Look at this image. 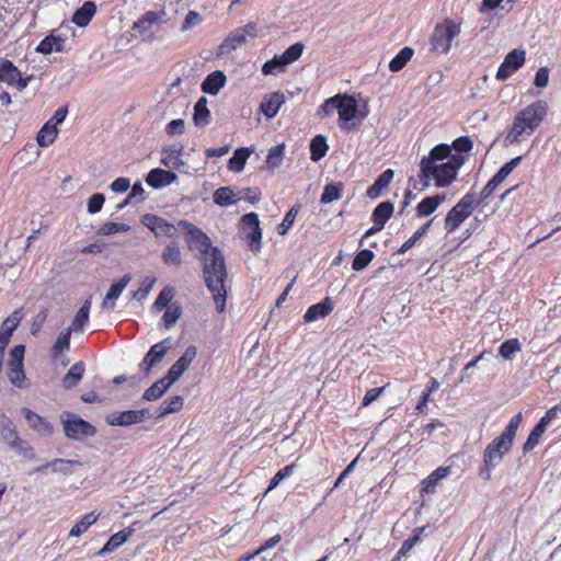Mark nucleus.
<instances>
[{"instance_id": "nucleus-41", "label": "nucleus", "mask_w": 561, "mask_h": 561, "mask_svg": "<svg viewBox=\"0 0 561 561\" xmlns=\"http://www.w3.org/2000/svg\"><path fill=\"white\" fill-rule=\"evenodd\" d=\"M443 161H436L435 159L423 157L421 160V179L423 186L427 187L431 182V174L438 170Z\"/></svg>"}, {"instance_id": "nucleus-42", "label": "nucleus", "mask_w": 561, "mask_h": 561, "mask_svg": "<svg viewBox=\"0 0 561 561\" xmlns=\"http://www.w3.org/2000/svg\"><path fill=\"white\" fill-rule=\"evenodd\" d=\"M479 205L478 195L469 192L454 207L468 218Z\"/></svg>"}, {"instance_id": "nucleus-20", "label": "nucleus", "mask_w": 561, "mask_h": 561, "mask_svg": "<svg viewBox=\"0 0 561 561\" xmlns=\"http://www.w3.org/2000/svg\"><path fill=\"white\" fill-rule=\"evenodd\" d=\"M333 308L332 300L327 297L322 301L310 306L304 314V320L306 322H313L323 319L332 312Z\"/></svg>"}, {"instance_id": "nucleus-19", "label": "nucleus", "mask_w": 561, "mask_h": 561, "mask_svg": "<svg viewBox=\"0 0 561 561\" xmlns=\"http://www.w3.org/2000/svg\"><path fill=\"white\" fill-rule=\"evenodd\" d=\"M184 147L179 144H174L168 148L161 150V163L171 169H179L184 164L181 159Z\"/></svg>"}, {"instance_id": "nucleus-52", "label": "nucleus", "mask_w": 561, "mask_h": 561, "mask_svg": "<svg viewBox=\"0 0 561 561\" xmlns=\"http://www.w3.org/2000/svg\"><path fill=\"white\" fill-rule=\"evenodd\" d=\"M342 190H343L342 182L325 185L323 193L321 195V198H320L321 204H329L333 201L340 199Z\"/></svg>"}, {"instance_id": "nucleus-53", "label": "nucleus", "mask_w": 561, "mask_h": 561, "mask_svg": "<svg viewBox=\"0 0 561 561\" xmlns=\"http://www.w3.org/2000/svg\"><path fill=\"white\" fill-rule=\"evenodd\" d=\"M7 375L13 386L18 388H23L26 386V377L23 370V365H9Z\"/></svg>"}, {"instance_id": "nucleus-3", "label": "nucleus", "mask_w": 561, "mask_h": 561, "mask_svg": "<svg viewBox=\"0 0 561 561\" xmlns=\"http://www.w3.org/2000/svg\"><path fill=\"white\" fill-rule=\"evenodd\" d=\"M339 99L337 113L341 129L350 130L358 127L367 114L358 111L354 96L339 94Z\"/></svg>"}, {"instance_id": "nucleus-31", "label": "nucleus", "mask_w": 561, "mask_h": 561, "mask_svg": "<svg viewBox=\"0 0 561 561\" xmlns=\"http://www.w3.org/2000/svg\"><path fill=\"white\" fill-rule=\"evenodd\" d=\"M64 45V38L50 34L41 41V43L36 47V51L43 55H49L53 51H62Z\"/></svg>"}, {"instance_id": "nucleus-63", "label": "nucleus", "mask_w": 561, "mask_h": 561, "mask_svg": "<svg viewBox=\"0 0 561 561\" xmlns=\"http://www.w3.org/2000/svg\"><path fill=\"white\" fill-rule=\"evenodd\" d=\"M522 420H523L522 413H517L516 415H514L511 419V421L508 422V424L505 427V430L503 431V433L501 434V436H503L507 440L514 443V439H515V436H516V433H517V430H518V426H519Z\"/></svg>"}, {"instance_id": "nucleus-62", "label": "nucleus", "mask_w": 561, "mask_h": 561, "mask_svg": "<svg viewBox=\"0 0 561 561\" xmlns=\"http://www.w3.org/2000/svg\"><path fill=\"white\" fill-rule=\"evenodd\" d=\"M130 227L127 224L122 222H105L99 230L100 236H111L117 232H127Z\"/></svg>"}, {"instance_id": "nucleus-45", "label": "nucleus", "mask_w": 561, "mask_h": 561, "mask_svg": "<svg viewBox=\"0 0 561 561\" xmlns=\"http://www.w3.org/2000/svg\"><path fill=\"white\" fill-rule=\"evenodd\" d=\"M414 50L411 47L402 48L389 62V70L391 72H398L404 68L408 61L411 60Z\"/></svg>"}, {"instance_id": "nucleus-21", "label": "nucleus", "mask_w": 561, "mask_h": 561, "mask_svg": "<svg viewBox=\"0 0 561 561\" xmlns=\"http://www.w3.org/2000/svg\"><path fill=\"white\" fill-rule=\"evenodd\" d=\"M96 13L94 1H85L72 15V23L79 27H85Z\"/></svg>"}, {"instance_id": "nucleus-34", "label": "nucleus", "mask_w": 561, "mask_h": 561, "mask_svg": "<svg viewBox=\"0 0 561 561\" xmlns=\"http://www.w3.org/2000/svg\"><path fill=\"white\" fill-rule=\"evenodd\" d=\"M247 42V38L239 31V28L231 32L227 38L219 46V54L226 55L230 51L237 49L239 46L243 45Z\"/></svg>"}, {"instance_id": "nucleus-48", "label": "nucleus", "mask_w": 561, "mask_h": 561, "mask_svg": "<svg viewBox=\"0 0 561 561\" xmlns=\"http://www.w3.org/2000/svg\"><path fill=\"white\" fill-rule=\"evenodd\" d=\"M174 297V288L172 286H165L160 294L158 295L157 299L154 300L152 305V311L153 312H160L164 308L169 307V304Z\"/></svg>"}, {"instance_id": "nucleus-39", "label": "nucleus", "mask_w": 561, "mask_h": 561, "mask_svg": "<svg viewBox=\"0 0 561 561\" xmlns=\"http://www.w3.org/2000/svg\"><path fill=\"white\" fill-rule=\"evenodd\" d=\"M58 135V129L53 125V119H49L38 131L37 144L41 147H48L51 145Z\"/></svg>"}, {"instance_id": "nucleus-43", "label": "nucleus", "mask_w": 561, "mask_h": 561, "mask_svg": "<svg viewBox=\"0 0 561 561\" xmlns=\"http://www.w3.org/2000/svg\"><path fill=\"white\" fill-rule=\"evenodd\" d=\"M329 149L325 137L317 135L310 144V158L313 162L321 160Z\"/></svg>"}, {"instance_id": "nucleus-22", "label": "nucleus", "mask_w": 561, "mask_h": 561, "mask_svg": "<svg viewBox=\"0 0 561 561\" xmlns=\"http://www.w3.org/2000/svg\"><path fill=\"white\" fill-rule=\"evenodd\" d=\"M285 102V96L280 92H273L264 98L261 103L262 113L268 117L273 118L279 111L280 105Z\"/></svg>"}, {"instance_id": "nucleus-38", "label": "nucleus", "mask_w": 561, "mask_h": 561, "mask_svg": "<svg viewBox=\"0 0 561 561\" xmlns=\"http://www.w3.org/2000/svg\"><path fill=\"white\" fill-rule=\"evenodd\" d=\"M91 309V300L87 299L79 311L76 313L71 325L68 328L71 332H81L85 323L89 321Z\"/></svg>"}, {"instance_id": "nucleus-6", "label": "nucleus", "mask_w": 561, "mask_h": 561, "mask_svg": "<svg viewBox=\"0 0 561 561\" xmlns=\"http://www.w3.org/2000/svg\"><path fill=\"white\" fill-rule=\"evenodd\" d=\"M460 33V25L453 20H446L437 24L431 37V44L435 51L446 54L451 48V42Z\"/></svg>"}, {"instance_id": "nucleus-47", "label": "nucleus", "mask_w": 561, "mask_h": 561, "mask_svg": "<svg viewBox=\"0 0 561 561\" xmlns=\"http://www.w3.org/2000/svg\"><path fill=\"white\" fill-rule=\"evenodd\" d=\"M450 473V467H439L434 470L425 480H423V491L431 492L434 490L438 481L446 478Z\"/></svg>"}, {"instance_id": "nucleus-7", "label": "nucleus", "mask_w": 561, "mask_h": 561, "mask_svg": "<svg viewBox=\"0 0 561 561\" xmlns=\"http://www.w3.org/2000/svg\"><path fill=\"white\" fill-rule=\"evenodd\" d=\"M240 229L251 251L253 253L260 252L262 245V230L260 228V220L257 214L249 213L242 216Z\"/></svg>"}, {"instance_id": "nucleus-46", "label": "nucleus", "mask_w": 561, "mask_h": 561, "mask_svg": "<svg viewBox=\"0 0 561 561\" xmlns=\"http://www.w3.org/2000/svg\"><path fill=\"white\" fill-rule=\"evenodd\" d=\"M251 154V150L248 148H239L233 152V156L229 159L228 168L230 171L240 172L243 170L248 158Z\"/></svg>"}, {"instance_id": "nucleus-17", "label": "nucleus", "mask_w": 561, "mask_h": 561, "mask_svg": "<svg viewBox=\"0 0 561 561\" xmlns=\"http://www.w3.org/2000/svg\"><path fill=\"white\" fill-rule=\"evenodd\" d=\"M22 320L21 311H13L3 322L0 328V350H5L12 333L18 328Z\"/></svg>"}, {"instance_id": "nucleus-55", "label": "nucleus", "mask_w": 561, "mask_h": 561, "mask_svg": "<svg viewBox=\"0 0 561 561\" xmlns=\"http://www.w3.org/2000/svg\"><path fill=\"white\" fill-rule=\"evenodd\" d=\"M466 216L463 214H461L458 209H456L455 207H453L446 218H445V229L447 232H453L455 231L465 220H466Z\"/></svg>"}, {"instance_id": "nucleus-10", "label": "nucleus", "mask_w": 561, "mask_h": 561, "mask_svg": "<svg viewBox=\"0 0 561 561\" xmlns=\"http://www.w3.org/2000/svg\"><path fill=\"white\" fill-rule=\"evenodd\" d=\"M32 76L22 77L20 70L9 59H0V81L9 85H14L19 91H23L32 80Z\"/></svg>"}, {"instance_id": "nucleus-50", "label": "nucleus", "mask_w": 561, "mask_h": 561, "mask_svg": "<svg viewBox=\"0 0 561 561\" xmlns=\"http://www.w3.org/2000/svg\"><path fill=\"white\" fill-rule=\"evenodd\" d=\"M183 403L184 399L181 396H173L164 400L159 408L158 416H164L167 414L180 411L183 407Z\"/></svg>"}, {"instance_id": "nucleus-8", "label": "nucleus", "mask_w": 561, "mask_h": 561, "mask_svg": "<svg viewBox=\"0 0 561 561\" xmlns=\"http://www.w3.org/2000/svg\"><path fill=\"white\" fill-rule=\"evenodd\" d=\"M465 163V158L460 154L451 156L446 162H442L437 171L431 174V180L439 187L448 186L457 176L459 169Z\"/></svg>"}, {"instance_id": "nucleus-28", "label": "nucleus", "mask_w": 561, "mask_h": 561, "mask_svg": "<svg viewBox=\"0 0 561 561\" xmlns=\"http://www.w3.org/2000/svg\"><path fill=\"white\" fill-rule=\"evenodd\" d=\"M446 195L445 194H438L435 196H428L422 199L417 207L416 213L419 217H426L433 214L438 206L445 201Z\"/></svg>"}, {"instance_id": "nucleus-60", "label": "nucleus", "mask_w": 561, "mask_h": 561, "mask_svg": "<svg viewBox=\"0 0 561 561\" xmlns=\"http://www.w3.org/2000/svg\"><path fill=\"white\" fill-rule=\"evenodd\" d=\"M522 344L517 339H511L503 342L499 348V354L504 359H512L513 355L520 351Z\"/></svg>"}, {"instance_id": "nucleus-51", "label": "nucleus", "mask_w": 561, "mask_h": 561, "mask_svg": "<svg viewBox=\"0 0 561 561\" xmlns=\"http://www.w3.org/2000/svg\"><path fill=\"white\" fill-rule=\"evenodd\" d=\"M546 427L543 426V422H538L535 427L529 433L524 446L523 451L529 453L533 450L538 444L542 434L546 432Z\"/></svg>"}, {"instance_id": "nucleus-40", "label": "nucleus", "mask_w": 561, "mask_h": 561, "mask_svg": "<svg viewBox=\"0 0 561 561\" xmlns=\"http://www.w3.org/2000/svg\"><path fill=\"white\" fill-rule=\"evenodd\" d=\"M71 333L72 332L69 329L59 333L56 342L50 348V355L53 358H58L62 352H68L70 350Z\"/></svg>"}, {"instance_id": "nucleus-58", "label": "nucleus", "mask_w": 561, "mask_h": 561, "mask_svg": "<svg viewBox=\"0 0 561 561\" xmlns=\"http://www.w3.org/2000/svg\"><path fill=\"white\" fill-rule=\"evenodd\" d=\"M374 256V252L369 249L359 251L352 262V268L357 272L364 270L373 261Z\"/></svg>"}, {"instance_id": "nucleus-4", "label": "nucleus", "mask_w": 561, "mask_h": 561, "mask_svg": "<svg viewBox=\"0 0 561 561\" xmlns=\"http://www.w3.org/2000/svg\"><path fill=\"white\" fill-rule=\"evenodd\" d=\"M60 422L64 426L65 435L69 439L79 440L83 437H92L96 434V427L71 412H62Z\"/></svg>"}, {"instance_id": "nucleus-24", "label": "nucleus", "mask_w": 561, "mask_h": 561, "mask_svg": "<svg viewBox=\"0 0 561 561\" xmlns=\"http://www.w3.org/2000/svg\"><path fill=\"white\" fill-rule=\"evenodd\" d=\"M226 83V76L222 71L216 70L208 75L202 83L203 92L216 95Z\"/></svg>"}, {"instance_id": "nucleus-35", "label": "nucleus", "mask_w": 561, "mask_h": 561, "mask_svg": "<svg viewBox=\"0 0 561 561\" xmlns=\"http://www.w3.org/2000/svg\"><path fill=\"white\" fill-rule=\"evenodd\" d=\"M160 21V14L154 11L146 12L140 19H138L133 28L141 34L149 33L152 27Z\"/></svg>"}, {"instance_id": "nucleus-12", "label": "nucleus", "mask_w": 561, "mask_h": 561, "mask_svg": "<svg viewBox=\"0 0 561 561\" xmlns=\"http://www.w3.org/2000/svg\"><path fill=\"white\" fill-rule=\"evenodd\" d=\"M525 62V50L513 49L510 51L503 62L500 65L495 78L500 81H505L515 71H517Z\"/></svg>"}, {"instance_id": "nucleus-30", "label": "nucleus", "mask_w": 561, "mask_h": 561, "mask_svg": "<svg viewBox=\"0 0 561 561\" xmlns=\"http://www.w3.org/2000/svg\"><path fill=\"white\" fill-rule=\"evenodd\" d=\"M213 199L215 204L227 207L238 203L240 197L230 186H222L214 192Z\"/></svg>"}, {"instance_id": "nucleus-57", "label": "nucleus", "mask_w": 561, "mask_h": 561, "mask_svg": "<svg viewBox=\"0 0 561 561\" xmlns=\"http://www.w3.org/2000/svg\"><path fill=\"white\" fill-rule=\"evenodd\" d=\"M182 314V308L180 305H171L167 308L161 322L165 329L172 328Z\"/></svg>"}, {"instance_id": "nucleus-33", "label": "nucleus", "mask_w": 561, "mask_h": 561, "mask_svg": "<svg viewBox=\"0 0 561 561\" xmlns=\"http://www.w3.org/2000/svg\"><path fill=\"white\" fill-rule=\"evenodd\" d=\"M394 206L391 202L386 201L380 203L373 211L371 220L377 224L379 228H383L388 219L392 216Z\"/></svg>"}, {"instance_id": "nucleus-27", "label": "nucleus", "mask_w": 561, "mask_h": 561, "mask_svg": "<svg viewBox=\"0 0 561 561\" xmlns=\"http://www.w3.org/2000/svg\"><path fill=\"white\" fill-rule=\"evenodd\" d=\"M161 259L165 265L180 266L182 264V252L176 240H172L165 245Z\"/></svg>"}, {"instance_id": "nucleus-11", "label": "nucleus", "mask_w": 561, "mask_h": 561, "mask_svg": "<svg viewBox=\"0 0 561 561\" xmlns=\"http://www.w3.org/2000/svg\"><path fill=\"white\" fill-rule=\"evenodd\" d=\"M547 102L538 100L528 105L527 107H525L522 112H519L517 117L523 121V123L528 127V129L534 131L543 121L547 114Z\"/></svg>"}, {"instance_id": "nucleus-29", "label": "nucleus", "mask_w": 561, "mask_h": 561, "mask_svg": "<svg viewBox=\"0 0 561 561\" xmlns=\"http://www.w3.org/2000/svg\"><path fill=\"white\" fill-rule=\"evenodd\" d=\"M134 534L133 528L123 529L110 537L104 547L99 551L100 556H104L107 552H112L123 543L127 541V539Z\"/></svg>"}, {"instance_id": "nucleus-2", "label": "nucleus", "mask_w": 561, "mask_h": 561, "mask_svg": "<svg viewBox=\"0 0 561 561\" xmlns=\"http://www.w3.org/2000/svg\"><path fill=\"white\" fill-rule=\"evenodd\" d=\"M513 443L499 435L495 437L483 451V462L479 470V477L485 481L491 479L492 470L496 468L504 456L508 454Z\"/></svg>"}, {"instance_id": "nucleus-61", "label": "nucleus", "mask_w": 561, "mask_h": 561, "mask_svg": "<svg viewBox=\"0 0 561 561\" xmlns=\"http://www.w3.org/2000/svg\"><path fill=\"white\" fill-rule=\"evenodd\" d=\"M296 465L291 463L278 470L271 479L266 492L274 490L284 479L288 478L295 470Z\"/></svg>"}, {"instance_id": "nucleus-54", "label": "nucleus", "mask_w": 561, "mask_h": 561, "mask_svg": "<svg viewBox=\"0 0 561 561\" xmlns=\"http://www.w3.org/2000/svg\"><path fill=\"white\" fill-rule=\"evenodd\" d=\"M300 204H295L285 215L282 222L277 227V232L280 236H284L287 233V231L291 228L299 210H300Z\"/></svg>"}, {"instance_id": "nucleus-15", "label": "nucleus", "mask_w": 561, "mask_h": 561, "mask_svg": "<svg viewBox=\"0 0 561 561\" xmlns=\"http://www.w3.org/2000/svg\"><path fill=\"white\" fill-rule=\"evenodd\" d=\"M197 348L193 345L188 346L183 355L170 367L168 376L171 382L178 381L184 371L190 367L194 358L196 357Z\"/></svg>"}, {"instance_id": "nucleus-1", "label": "nucleus", "mask_w": 561, "mask_h": 561, "mask_svg": "<svg viewBox=\"0 0 561 561\" xmlns=\"http://www.w3.org/2000/svg\"><path fill=\"white\" fill-rule=\"evenodd\" d=\"M203 278L207 289L211 293L216 309L222 312L226 308L228 271L226 260L219 248H214L205 257H202Z\"/></svg>"}, {"instance_id": "nucleus-64", "label": "nucleus", "mask_w": 561, "mask_h": 561, "mask_svg": "<svg viewBox=\"0 0 561 561\" xmlns=\"http://www.w3.org/2000/svg\"><path fill=\"white\" fill-rule=\"evenodd\" d=\"M451 156V147L446 144H440L435 146L427 157L436 161H447Z\"/></svg>"}, {"instance_id": "nucleus-37", "label": "nucleus", "mask_w": 561, "mask_h": 561, "mask_svg": "<svg viewBox=\"0 0 561 561\" xmlns=\"http://www.w3.org/2000/svg\"><path fill=\"white\" fill-rule=\"evenodd\" d=\"M210 112L207 108V99L202 96L194 105L193 119L196 126L204 127L209 124Z\"/></svg>"}, {"instance_id": "nucleus-36", "label": "nucleus", "mask_w": 561, "mask_h": 561, "mask_svg": "<svg viewBox=\"0 0 561 561\" xmlns=\"http://www.w3.org/2000/svg\"><path fill=\"white\" fill-rule=\"evenodd\" d=\"M533 133L534 131L528 129L523 121L516 116L505 140L511 144L520 142L526 136H529Z\"/></svg>"}, {"instance_id": "nucleus-25", "label": "nucleus", "mask_w": 561, "mask_h": 561, "mask_svg": "<svg viewBox=\"0 0 561 561\" xmlns=\"http://www.w3.org/2000/svg\"><path fill=\"white\" fill-rule=\"evenodd\" d=\"M393 175H394L393 170H391V169L385 170L380 175H378V178L376 179L374 184L368 187L366 195L371 199L379 197L382 190L388 187V185L392 181Z\"/></svg>"}, {"instance_id": "nucleus-18", "label": "nucleus", "mask_w": 561, "mask_h": 561, "mask_svg": "<svg viewBox=\"0 0 561 561\" xmlns=\"http://www.w3.org/2000/svg\"><path fill=\"white\" fill-rule=\"evenodd\" d=\"M131 280L130 274H125L121 279L111 285L107 294L105 295L102 308L112 310L115 308V300L121 296L126 286Z\"/></svg>"}, {"instance_id": "nucleus-59", "label": "nucleus", "mask_w": 561, "mask_h": 561, "mask_svg": "<svg viewBox=\"0 0 561 561\" xmlns=\"http://www.w3.org/2000/svg\"><path fill=\"white\" fill-rule=\"evenodd\" d=\"M424 529L425 527L416 528L414 530V535L402 542V546L393 561H397L401 557L405 556L420 541L421 535L424 531Z\"/></svg>"}, {"instance_id": "nucleus-14", "label": "nucleus", "mask_w": 561, "mask_h": 561, "mask_svg": "<svg viewBox=\"0 0 561 561\" xmlns=\"http://www.w3.org/2000/svg\"><path fill=\"white\" fill-rule=\"evenodd\" d=\"M171 340L165 339L154 345H152L149 350V352L145 355L144 359L139 364V368L141 371H144L146 375H149L151 371V368L159 364L163 357L165 356L167 352L171 348Z\"/></svg>"}, {"instance_id": "nucleus-23", "label": "nucleus", "mask_w": 561, "mask_h": 561, "mask_svg": "<svg viewBox=\"0 0 561 561\" xmlns=\"http://www.w3.org/2000/svg\"><path fill=\"white\" fill-rule=\"evenodd\" d=\"M24 416L28 423V425L38 432L43 436H50L53 434V426L48 421H46L41 415L36 414L35 412L24 409L23 410Z\"/></svg>"}, {"instance_id": "nucleus-49", "label": "nucleus", "mask_w": 561, "mask_h": 561, "mask_svg": "<svg viewBox=\"0 0 561 561\" xmlns=\"http://www.w3.org/2000/svg\"><path fill=\"white\" fill-rule=\"evenodd\" d=\"M522 157H516L505 163L491 179L495 186H500L504 180L513 172V170L519 164Z\"/></svg>"}, {"instance_id": "nucleus-9", "label": "nucleus", "mask_w": 561, "mask_h": 561, "mask_svg": "<svg viewBox=\"0 0 561 561\" xmlns=\"http://www.w3.org/2000/svg\"><path fill=\"white\" fill-rule=\"evenodd\" d=\"M141 222L150 229L156 237H168L172 240H176L179 237V229H181L178 225H173L165 220L162 217L152 214H146L142 217Z\"/></svg>"}, {"instance_id": "nucleus-26", "label": "nucleus", "mask_w": 561, "mask_h": 561, "mask_svg": "<svg viewBox=\"0 0 561 561\" xmlns=\"http://www.w3.org/2000/svg\"><path fill=\"white\" fill-rule=\"evenodd\" d=\"M84 370H85V364L82 360L75 363L69 368L67 374L64 376V378L61 380L62 387L65 389L75 388L82 379Z\"/></svg>"}, {"instance_id": "nucleus-32", "label": "nucleus", "mask_w": 561, "mask_h": 561, "mask_svg": "<svg viewBox=\"0 0 561 561\" xmlns=\"http://www.w3.org/2000/svg\"><path fill=\"white\" fill-rule=\"evenodd\" d=\"M0 435L9 446L19 438L14 423L3 413L0 414Z\"/></svg>"}, {"instance_id": "nucleus-5", "label": "nucleus", "mask_w": 561, "mask_h": 561, "mask_svg": "<svg viewBox=\"0 0 561 561\" xmlns=\"http://www.w3.org/2000/svg\"><path fill=\"white\" fill-rule=\"evenodd\" d=\"M178 226L185 233V241L187 243L188 249L191 251H198L202 257L208 255L209 252H211V250L216 248L215 245H213L210 238L202 229H199L192 222L187 220H180L178 222Z\"/></svg>"}, {"instance_id": "nucleus-56", "label": "nucleus", "mask_w": 561, "mask_h": 561, "mask_svg": "<svg viewBox=\"0 0 561 561\" xmlns=\"http://www.w3.org/2000/svg\"><path fill=\"white\" fill-rule=\"evenodd\" d=\"M304 48L305 46L300 42L290 45L282 55H279V59L283 65L287 66L296 61L301 56Z\"/></svg>"}, {"instance_id": "nucleus-44", "label": "nucleus", "mask_w": 561, "mask_h": 561, "mask_svg": "<svg viewBox=\"0 0 561 561\" xmlns=\"http://www.w3.org/2000/svg\"><path fill=\"white\" fill-rule=\"evenodd\" d=\"M100 514H96L95 512H90L85 514L75 526L70 529L69 535L72 537H79L82 534H84L90 526H92L94 523H96Z\"/></svg>"}, {"instance_id": "nucleus-16", "label": "nucleus", "mask_w": 561, "mask_h": 561, "mask_svg": "<svg viewBox=\"0 0 561 561\" xmlns=\"http://www.w3.org/2000/svg\"><path fill=\"white\" fill-rule=\"evenodd\" d=\"M176 180L178 175L174 172L160 168L152 169L146 178L147 183L157 190L169 186Z\"/></svg>"}, {"instance_id": "nucleus-13", "label": "nucleus", "mask_w": 561, "mask_h": 561, "mask_svg": "<svg viewBox=\"0 0 561 561\" xmlns=\"http://www.w3.org/2000/svg\"><path fill=\"white\" fill-rule=\"evenodd\" d=\"M147 414V409L114 412L106 416V423L111 426H130L144 422Z\"/></svg>"}]
</instances>
